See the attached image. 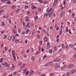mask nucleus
<instances>
[{
    "mask_svg": "<svg viewBox=\"0 0 76 76\" xmlns=\"http://www.w3.org/2000/svg\"><path fill=\"white\" fill-rule=\"evenodd\" d=\"M16 39V37H15L14 36L13 37V38L12 40V42H13V41H15V39Z\"/></svg>",
    "mask_w": 76,
    "mask_h": 76,
    "instance_id": "15",
    "label": "nucleus"
},
{
    "mask_svg": "<svg viewBox=\"0 0 76 76\" xmlns=\"http://www.w3.org/2000/svg\"><path fill=\"white\" fill-rule=\"evenodd\" d=\"M66 32H68V27L66 28Z\"/></svg>",
    "mask_w": 76,
    "mask_h": 76,
    "instance_id": "50",
    "label": "nucleus"
},
{
    "mask_svg": "<svg viewBox=\"0 0 76 76\" xmlns=\"http://www.w3.org/2000/svg\"><path fill=\"white\" fill-rule=\"evenodd\" d=\"M4 12V10H1L0 11V14H1L3 13V12Z\"/></svg>",
    "mask_w": 76,
    "mask_h": 76,
    "instance_id": "13",
    "label": "nucleus"
},
{
    "mask_svg": "<svg viewBox=\"0 0 76 76\" xmlns=\"http://www.w3.org/2000/svg\"><path fill=\"white\" fill-rule=\"evenodd\" d=\"M65 47L66 48V49H67V50H68V49H69V45H65Z\"/></svg>",
    "mask_w": 76,
    "mask_h": 76,
    "instance_id": "26",
    "label": "nucleus"
},
{
    "mask_svg": "<svg viewBox=\"0 0 76 76\" xmlns=\"http://www.w3.org/2000/svg\"><path fill=\"white\" fill-rule=\"evenodd\" d=\"M53 10V8H50V9L48 11V12H50V11H51V10Z\"/></svg>",
    "mask_w": 76,
    "mask_h": 76,
    "instance_id": "51",
    "label": "nucleus"
},
{
    "mask_svg": "<svg viewBox=\"0 0 76 76\" xmlns=\"http://www.w3.org/2000/svg\"><path fill=\"white\" fill-rule=\"evenodd\" d=\"M60 61V59L59 58L55 59L54 61V62H57V61Z\"/></svg>",
    "mask_w": 76,
    "mask_h": 76,
    "instance_id": "3",
    "label": "nucleus"
},
{
    "mask_svg": "<svg viewBox=\"0 0 76 76\" xmlns=\"http://www.w3.org/2000/svg\"><path fill=\"white\" fill-rule=\"evenodd\" d=\"M61 46H62V47L63 48V49H64V48L65 47L64 46V44H62Z\"/></svg>",
    "mask_w": 76,
    "mask_h": 76,
    "instance_id": "22",
    "label": "nucleus"
},
{
    "mask_svg": "<svg viewBox=\"0 0 76 76\" xmlns=\"http://www.w3.org/2000/svg\"><path fill=\"white\" fill-rule=\"evenodd\" d=\"M32 9H35L37 8V7L34 5H33L31 7Z\"/></svg>",
    "mask_w": 76,
    "mask_h": 76,
    "instance_id": "10",
    "label": "nucleus"
},
{
    "mask_svg": "<svg viewBox=\"0 0 76 76\" xmlns=\"http://www.w3.org/2000/svg\"><path fill=\"white\" fill-rule=\"evenodd\" d=\"M73 67V64H71L68 66L67 68L68 69H70V68H72V67Z\"/></svg>",
    "mask_w": 76,
    "mask_h": 76,
    "instance_id": "2",
    "label": "nucleus"
},
{
    "mask_svg": "<svg viewBox=\"0 0 76 76\" xmlns=\"http://www.w3.org/2000/svg\"><path fill=\"white\" fill-rule=\"evenodd\" d=\"M57 1H55L53 4V6H56L57 4Z\"/></svg>",
    "mask_w": 76,
    "mask_h": 76,
    "instance_id": "4",
    "label": "nucleus"
},
{
    "mask_svg": "<svg viewBox=\"0 0 76 76\" xmlns=\"http://www.w3.org/2000/svg\"><path fill=\"white\" fill-rule=\"evenodd\" d=\"M43 39L45 41V42H47L48 41L47 38V37H44L43 38Z\"/></svg>",
    "mask_w": 76,
    "mask_h": 76,
    "instance_id": "11",
    "label": "nucleus"
},
{
    "mask_svg": "<svg viewBox=\"0 0 76 76\" xmlns=\"http://www.w3.org/2000/svg\"><path fill=\"white\" fill-rule=\"evenodd\" d=\"M16 7V6L15 5H13L12 7V9H15Z\"/></svg>",
    "mask_w": 76,
    "mask_h": 76,
    "instance_id": "33",
    "label": "nucleus"
},
{
    "mask_svg": "<svg viewBox=\"0 0 76 76\" xmlns=\"http://www.w3.org/2000/svg\"><path fill=\"white\" fill-rule=\"evenodd\" d=\"M76 70L75 69H74L73 70H72V72H73V73H75V72H76Z\"/></svg>",
    "mask_w": 76,
    "mask_h": 76,
    "instance_id": "44",
    "label": "nucleus"
},
{
    "mask_svg": "<svg viewBox=\"0 0 76 76\" xmlns=\"http://www.w3.org/2000/svg\"><path fill=\"white\" fill-rule=\"evenodd\" d=\"M9 22L10 23H11L12 22L11 21V19H9Z\"/></svg>",
    "mask_w": 76,
    "mask_h": 76,
    "instance_id": "57",
    "label": "nucleus"
},
{
    "mask_svg": "<svg viewBox=\"0 0 76 76\" xmlns=\"http://www.w3.org/2000/svg\"><path fill=\"white\" fill-rule=\"evenodd\" d=\"M50 45H47V49H48L49 48H50Z\"/></svg>",
    "mask_w": 76,
    "mask_h": 76,
    "instance_id": "41",
    "label": "nucleus"
},
{
    "mask_svg": "<svg viewBox=\"0 0 76 76\" xmlns=\"http://www.w3.org/2000/svg\"><path fill=\"white\" fill-rule=\"evenodd\" d=\"M19 42V40H16L15 41V42H16V43H18Z\"/></svg>",
    "mask_w": 76,
    "mask_h": 76,
    "instance_id": "35",
    "label": "nucleus"
},
{
    "mask_svg": "<svg viewBox=\"0 0 76 76\" xmlns=\"http://www.w3.org/2000/svg\"><path fill=\"white\" fill-rule=\"evenodd\" d=\"M52 15H53V12H51V13H50L49 14V15H48L49 17H51Z\"/></svg>",
    "mask_w": 76,
    "mask_h": 76,
    "instance_id": "24",
    "label": "nucleus"
},
{
    "mask_svg": "<svg viewBox=\"0 0 76 76\" xmlns=\"http://www.w3.org/2000/svg\"><path fill=\"white\" fill-rule=\"evenodd\" d=\"M75 16V13H73L72 14V17H73Z\"/></svg>",
    "mask_w": 76,
    "mask_h": 76,
    "instance_id": "53",
    "label": "nucleus"
},
{
    "mask_svg": "<svg viewBox=\"0 0 76 76\" xmlns=\"http://www.w3.org/2000/svg\"><path fill=\"white\" fill-rule=\"evenodd\" d=\"M16 73H17V72L16 71L14 72L13 74V75H16Z\"/></svg>",
    "mask_w": 76,
    "mask_h": 76,
    "instance_id": "36",
    "label": "nucleus"
},
{
    "mask_svg": "<svg viewBox=\"0 0 76 76\" xmlns=\"http://www.w3.org/2000/svg\"><path fill=\"white\" fill-rule=\"evenodd\" d=\"M30 32V30H29V29H27L26 30V34H28V32Z\"/></svg>",
    "mask_w": 76,
    "mask_h": 76,
    "instance_id": "14",
    "label": "nucleus"
},
{
    "mask_svg": "<svg viewBox=\"0 0 76 76\" xmlns=\"http://www.w3.org/2000/svg\"><path fill=\"white\" fill-rule=\"evenodd\" d=\"M7 69H9L10 68V64H8V65L7 64Z\"/></svg>",
    "mask_w": 76,
    "mask_h": 76,
    "instance_id": "28",
    "label": "nucleus"
},
{
    "mask_svg": "<svg viewBox=\"0 0 76 76\" xmlns=\"http://www.w3.org/2000/svg\"><path fill=\"white\" fill-rule=\"evenodd\" d=\"M30 23L29 22H28L27 24V25H26V26H28L29 25V24Z\"/></svg>",
    "mask_w": 76,
    "mask_h": 76,
    "instance_id": "58",
    "label": "nucleus"
},
{
    "mask_svg": "<svg viewBox=\"0 0 76 76\" xmlns=\"http://www.w3.org/2000/svg\"><path fill=\"white\" fill-rule=\"evenodd\" d=\"M39 3H42V0H38Z\"/></svg>",
    "mask_w": 76,
    "mask_h": 76,
    "instance_id": "31",
    "label": "nucleus"
},
{
    "mask_svg": "<svg viewBox=\"0 0 76 76\" xmlns=\"http://www.w3.org/2000/svg\"><path fill=\"white\" fill-rule=\"evenodd\" d=\"M20 21L21 23H22V22H23V19L22 18H21L20 20Z\"/></svg>",
    "mask_w": 76,
    "mask_h": 76,
    "instance_id": "48",
    "label": "nucleus"
},
{
    "mask_svg": "<svg viewBox=\"0 0 76 76\" xmlns=\"http://www.w3.org/2000/svg\"><path fill=\"white\" fill-rule=\"evenodd\" d=\"M64 5H66V2H65V0L64 1Z\"/></svg>",
    "mask_w": 76,
    "mask_h": 76,
    "instance_id": "60",
    "label": "nucleus"
},
{
    "mask_svg": "<svg viewBox=\"0 0 76 76\" xmlns=\"http://www.w3.org/2000/svg\"><path fill=\"white\" fill-rule=\"evenodd\" d=\"M55 67L56 69H58L59 68H60V65L56 63L55 65Z\"/></svg>",
    "mask_w": 76,
    "mask_h": 76,
    "instance_id": "1",
    "label": "nucleus"
},
{
    "mask_svg": "<svg viewBox=\"0 0 76 76\" xmlns=\"http://www.w3.org/2000/svg\"><path fill=\"white\" fill-rule=\"evenodd\" d=\"M34 71H33L31 70L29 72V75H31V74H32V73H34Z\"/></svg>",
    "mask_w": 76,
    "mask_h": 76,
    "instance_id": "21",
    "label": "nucleus"
},
{
    "mask_svg": "<svg viewBox=\"0 0 76 76\" xmlns=\"http://www.w3.org/2000/svg\"><path fill=\"white\" fill-rule=\"evenodd\" d=\"M2 25L3 26H5V23H4V22H2Z\"/></svg>",
    "mask_w": 76,
    "mask_h": 76,
    "instance_id": "19",
    "label": "nucleus"
},
{
    "mask_svg": "<svg viewBox=\"0 0 76 76\" xmlns=\"http://www.w3.org/2000/svg\"><path fill=\"white\" fill-rule=\"evenodd\" d=\"M22 62H20L18 64L19 66H20V65H22Z\"/></svg>",
    "mask_w": 76,
    "mask_h": 76,
    "instance_id": "38",
    "label": "nucleus"
},
{
    "mask_svg": "<svg viewBox=\"0 0 76 76\" xmlns=\"http://www.w3.org/2000/svg\"><path fill=\"white\" fill-rule=\"evenodd\" d=\"M25 20L27 22H28L29 20V19H28V18H26V19H25Z\"/></svg>",
    "mask_w": 76,
    "mask_h": 76,
    "instance_id": "30",
    "label": "nucleus"
},
{
    "mask_svg": "<svg viewBox=\"0 0 76 76\" xmlns=\"http://www.w3.org/2000/svg\"><path fill=\"white\" fill-rule=\"evenodd\" d=\"M12 67H10L11 69H12V70H14V69H15V66H14V65L12 64Z\"/></svg>",
    "mask_w": 76,
    "mask_h": 76,
    "instance_id": "6",
    "label": "nucleus"
},
{
    "mask_svg": "<svg viewBox=\"0 0 76 76\" xmlns=\"http://www.w3.org/2000/svg\"><path fill=\"white\" fill-rule=\"evenodd\" d=\"M7 62H5L3 64L4 67H7Z\"/></svg>",
    "mask_w": 76,
    "mask_h": 76,
    "instance_id": "5",
    "label": "nucleus"
},
{
    "mask_svg": "<svg viewBox=\"0 0 76 76\" xmlns=\"http://www.w3.org/2000/svg\"><path fill=\"white\" fill-rule=\"evenodd\" d=\"M38 10L39 11V12H40V11L41 10V8H39L38 9Z\"/></svg>",
    "mask_w": 76,
    "mask_h": 76,
    "instance_id": "62",
    "label": "nucleus"
},
{
    "mask_svg": "<svg viewBox=\"0 0 76 76\" xmlns=\"http://www.w3.org/2000/svg\"><path fill=\"white\" fill-rule=\"evenodd\" d=\"M12 56L14 58L15 61H16V59L15 58V55H14Z\"/></svg>",
    "mask_w": 76,
    "mask_h": 76,
    "instance_id": "59",
    "label": "nucleus"
},
{
    "mask_svg": "<svg viewBox=\"0 0 76 76\" xmlns=\"http://www.w3.org/2000/svg\"><path fill=\"white\" fill-rule=\"evenodd\" d=\"M48 15V13H46L43 15V17H45V16H47Z\"/></svg>",
    "mask_w": 76,
    "mask_h": 76,
    "instance_id": "17",
    "label": "nucleus"
},
{
    "mask_svg": "<svg viewBox=\"0 0 76 76\" xmlns=\"http://www.w3.org/2000/svg\"><path fill=\"white\" fill-rule=\"evenodd\" d=\"M66 75L67 76H70V73L68 72H66Z\"/></svg>",
    "mask_w": 76,
    "mask_h": 76,
    "instance_id": "29",
    "label": "nucleus"
},
{
    "mask_svg": "<svg viewBox=\"0 0 76 76\" xmlns=\"http://www.w3.org/2000/svg\"><path fill=\"white\" fill-rule=\"evenodd\" d=\"M31 59L33 61H34L35 59L34 58V56H32L31 58Z\"/></svg>",
    "mask_w": 76,
    "mask_h": 76,
    "instance_id": "27",
    "label": "nucleus"
},
{
    "mask_svg": "<svg viewBox=\"0 0 76 76\" xmlns=\"http://www.w3.org/2000/svg\"><path fill=\"white\" fill-rule=\"evenodd\" d=\"M24 66H25V64H23V65H22L20 66V69H22L23 67H24Z\"/></svg>",
    "mask_w": 76,
    "mask_h": 76,
    "instance_id": "18",
    "label": "nucleus"
},
{
    "mask_svg": "<svg viewBox=\"0 0 76 76\" xmlns=\"http://www.w3.org/2000/svg\"><path fill=\"white\" fill-rule=\"evenodd\" d=\"M39 51H38L36 53V54H37V55H38V54H39Z\"/></svg>",
    "mask_w": 76,
    "mask_h": 76,
    "instance_id": "52",
    "label": "nucleus"
},
{
    "mask_svg": "<svg viewBox=\"0 0 76 76\" xmlns=\"http://www.w3.org/2000/svg\"><path fill=\"white\" fill-rule=\"evenodd\" d=\"M19 9H17L16 11V12H17L16 13H18V12H19Z\"/></svg>",
    "mask_w": 76,
    "mask_h": 76,
    "instance_id": "43",
    "label": "nucleus"
},
{
    "mask_svg": "<svg viewBox=\"0 0 76 76\" xmlns=\"http://www.w3.org/2000/svg\"><path fill=\"white\" fill-rule=\"evenodd\" d=\"M49 53H50V54H51L52 52V50H49Z\"/></svg>",
    "mask_w": 76,
    "mask_h": 76,
    "instance_id": "40",
    "label": "nucleus"
},
{
    "mask_svg": "<svg viewBox=\"0 0 76 76\" xmlns=\"http://www.w3.org/2000/svg\"><path fill=\"white\" fill-rule=\"evenodd\" d=\"M6 38H7V36H6V35H5L4 37V39H6Z\"/></svg>",
    "mask_w": 76,
    "mask_h": 76,
    "instance_id": "63",
    "label": "nucleus"
},
{
    "mask_svg": "<svg viewBox=\"0 0 76 76\" xmlns=\"http://www.w3.org/2000/svg\"><path fill=\"white\" fill-rule=\"evenodd\" d=\"M34 19L35 20H37V19H38V17L37 16H36L34 17Z\"/></svg>",
    "mask_w": 76,
    "mask_h": 76,
    "instance_id": "23",
    "label": "nucleus"
},
{
    "mask_svg": "<svg viewBox=\"0 0 76 76\" xmlns=\"http://www.w3.org/2000/svg\"><path fill=\"white\" fill-rule=\"evenodd\" d=\"M40 44H41V45H42V41H40L39 42Z\"/></svg>",
    "mask_w": 76,
    "mask_h": 76,
    "instance_id": "55",
    "label": "nucleus"
},
{
    "mask_svg": "<svg viewBox=\"0 0 76 76\" xmlns=\"http://www.w3.org/2000/svg\"><path fill=\"white\" fill-rule=\"evenodd\" d=\"M27 70H28V69H24L23 71V73H25L26 72V71H27Z\"/></svg>",
    "mask_w": 76,
    "mask_h": 76,
    "instance_id": "12",
    "label": "nucleus"
},
{
    "mask_svg": "<svg viewBox=\"0 0 76 76\" xmlns=\"http://www.w3.org/2000/svg\"><path fill=\"white\" fill-rule=\"evenodd\" d=\"M44 4H47L48 3V1H45L44 2Z\"/></svg>",
    "mask_w": 76,
    "mask_h": 76,
    "instance_id": "42",
    "label": "nucleus"
},
{
    "mask_svg": "<svg viewBox=\"0 0 76 76\" xmlns=\"http://www.w3.org/2000/svg\"><path fill=\"white\" fill-rule=\"evenodd\" d=\"M69 34H71V33H72V32H71V30H70V29L69 30Z\"/></svg>",
    "mask_w": 76,
    "mask_h": 76,
    "instance_id": "54",
    "label": "nucleus"
},
{
    "mask_svg": "<svg viewBox=\"0 0 76 76\" xmlns=\"http://www.w3.org/2000/svg\"><path fill=\"white\" fill-rule=\"evenodd\" d=\"M11 38H12V37L10 36H9L7 37L8 40H10Z\"/></svg>",
    "mask_w": 76,
    "mask_h": 76,
    "instance_id": "16",
    "label": "nucleus"
},
{
    "mask_svg": "<svg viewBox=\"0 0 76 76\" xmlns=\"http://www.w3.org/2000/svg\"><path fill=\"white\" fill-rule=\"evenodd\" d=\"M72 44H70L69 45V48H72Z\"/></svg>",
    "mask_w": 76,
    "mask_h": 76,
    "instance_id": "47",
    "label": "nucleus"
},
{
    "mask_svg": "<svg viewBox=\"0 0 76 76\" xmlns=\"http://www.w3.org/2000/svg\"><path fill=\"white\" fill-rule=\"evenodd\" d=\"M65 13V12L64 11H63L60 14V16L61 17L63 16L64 15V14Z\"/></svg>",
    "mask_w": 76,
    "mask_h": 76,
    "instance_id": "8",
    "label": "nucleus"
},
{
    "mask_svg": "<svg viewBox=\"0 0 76 76\" xmlns=\"http://www.w3.org/2000/svg\"><path fill=\"white\" fill-rule=\"evenodd\" d=\"M56 75V74L54 73H50L49 76H54Z\"/></svg>",
    "mask_w": 76,
    "mask_h": 76,
    "instance_id": "7",
    "label": "nucleus"
},
{
    "mask_svg": "<svg viewBox=\"0 0 76 76\" xmlns=\"http://www.w3.org/2000/svg\"><path fill=\"white\" fill-rule=\"evenodd\" d=\"M40 76H45V74H42Z\"/></svg>",
    "mask_w": 76,
    "mask_h": 76,
    "instance_id": "64",
    "label": "nucleus"
},
{
    "mask_svg": "<svg viewBox=\"0 0 76 76\" xmlns=\"http://www.w3.org/2000/svg\"><path fill=\"white\" fill-rule=\"evenodd\" d=\"M41 51H42V52H43V51H44V48H42Z\"/></svg>",
    "mask_w": 76,
    "mask_h": 76,
    "instance_id": "61",
    "label": "nucleus"
},
{
    "mask_svg": "<svg viewBox=\"0 0 76 76\" xmlns=\"http://www.w3.org/2000/svg\"><path fill=\"white\" fill-rule=\"evenodd\" d=\"M54 50H55V51H56V50H57V46H55L54 48Z\"/></svg>",
    "mask_w": 76,
    "mask_h": 76,
    "instance_id": "39",
    "label": "nucleus"
},
{
    "mask_svg": "<svg viewBox=\"0 0 76 76\" xmlns=\"http://www.w3.org/2000/svg\"><path fill=\"white\" fill-rule=\"evenodd\" d=\"M53 63V61H52L48 63V64H49V65H50V64H51V63Z\"/></svg>",
    "mask_w": 76,
    "mask_h": 76,
    "instance_id": "56",
    "label": "nucleus"
},
{
    "mask_svg": "<svg viewBox=\"0 0 76 76\" xmlns=\"http://www.w3.org/2000/svg\"><path fill=\"white\" fill-rule=\"evenodd\" d=\"M66 65H64L63 66H62V67H61V69H64L66 68Z\"/></svg>",
    "mask_w": 76,
    "mask_h": 76,
    "instance_id": "20",
    "label": "nucleus"
},
{
    "mask_svg": "<svg viewBox=\"0 0 76 76\" xmlns=\"http://www.w3.org/2000/svg\"><path fill=\"white\" fill-rule=\"evenodd\" d=\"M1 1L2 2H4V1H9V0H1Z\"/></svg>",
    "mask_w": 76,
    "mask_h": 76,
    "instance_id": "46",
    "label": "nucleus"
},
{
    "mask_svg": "<svg viewBox=\"0 0 76 76\" xmlns=\"http://www.w3.org/2000/svg\"><path fill=\"white\" fill-rule=\"evenodd\" d=\"M12 56H15V50H12Z\"/></svg>",
    "mask_w": 76,
    "mask_h": 76,
    "instance_id": "9",
    "label": "nucleus"
},
{
    "mask_svg": "<svg viewBox=\"0 0 76 76\" xmlns=\"http://www.w3.org/2000/svg\"><path fill=\"white\" fill-rule=\"evenodd\" d=\"M3 58H1L0 59V63H2V62L3 61Z\"/></svg>",
    "mask_w": 76,
    "mask_h": 76,
    "instance_id": "25",
    "label": "nucleus"
},
{
    "mask_svg": "<svg viewBox=\"0 0 76 76\" xmlns=\"http://www.w3.org/2000/svg\"><path fill=\"white\" fill-rule=\"evenodd\" d=\"M37 37L38 38H39V39L40 38V37H39V36L38 34H37Z\"/></svg>",
    "mask_w": 76,
    "mask_h": 76,
    "instance_id": "49",
    "label": "nucleus"
},
{
    "mask_svg": "<svg viewBox=\"0 0 76 76\" xmlns=\"http://www.w3.org/2000/svg\"><path fill=\"white\" fill-rule=\"evenodd\" d=\"M27 14L28 15H30V12L29 11H27Z\"/></svg>",
    "mask_w": 76,
    "mask_h": 76,
    "instance_id": "32",
    "label": "nucleus"
},
{
    "mask_svg": "<svg viewBox=\"0 0 76 76\" xmlns=\"http://www.w3.org/2000/svg\"><path fill=\"white\" fill-rule=\"evenodd\" d=\"M28 73H29V71H27V72L25 74L26 75H28Z\"/></svg>",
    "mask_w": 76,
    "mask_h": 76,
    "instance_id": "45",
    "label": "nucleus"
},
{
    "mask_svg": "<svg viewBox=\"0 0 76 76\" xmlns=\"http://www.w3.org/2000/svg\"><path fill=\"white\" fill-rule=\"evenodd\" d=\"M11 3V2L10 1H9L7 2V4H10Z\"/></svg>",
    "mask_w": 76,
    "mask_h": 76,
    "instance_id": "37",
    "label": "nucleus"
},
{
    "mask_svg": "<svg viewBox=\"0 0 76 76\" xmlns=\"http://www.w3.org/2000/svg\"><path fill=\"white\" fill-rule=\"evenodd\" d=\"M47 57V55H45L43 56V58H46Z\"/></svg>",
    "mask_w": 76,
    "mask_h": 76,
    "instance_id": "34",
    "label": "nucleus"
}]
</instances>
